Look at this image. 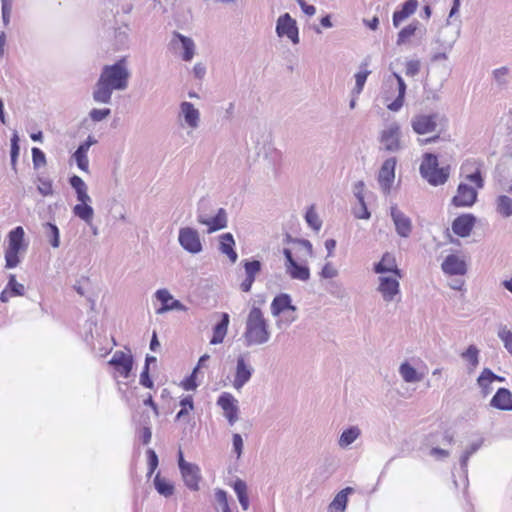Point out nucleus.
Here are the masks:
<instances>
[{"instance_id": "obj_51", "label": "nucleus", "mask_w": 512, "mask_h": 512, "mask_svg": "<svg viewBox=\"0 0 512 512\" xmlns=\"http://www.w3.org/2000/svg\"><path fill=\"white\" fill-rule=\"evenodd\" d=\"M146 456H147V464H148L147 476L150 477L155 472V470L157 469V467L159 465V458H158V455L156 454V452L152 448H149L146 451Z\"/></svg>"}, {"instance_id": "obj_14", "label": "nucleus", "mask_w": 512, "mask_h": 512, "mask_svg": "<svg viewBox=\"0 0 512 512\" xmlns=\"http://www.w3.org/2000/svg\"><path fill=\"white\" fill-rule=\"evenodd\" d=\"M390 216L398 236L408 238L412 232V221L405 215L396 204L390 207Z\"/></svg>"}, {"instance_id": "obj_13", "label": "nucleus", "mask_w": 512, "mask_h": 512, "mask_svg": "<svg viewBox=\"0 0 512 512\" xmlns=\"http://www.w3.org/2000/svg\"><path fill=\"white\" fill-rule=\"evenodd\" d=\"M438 118L437 113L418 114L412 118L411 127L418 135L428 134L436 130Z\"/></svg>"}, {"instance_id": "obj_18", "label": "nucleus", "mask_w": 512, "mask_h": 512, "mask_svg": "<svg viewBox=\"0 0 512 512\" xmlns=\"http://www.w3.org/2000/svg\"><path fill=\"white\" fill-rule=\"evenodd\" d=\"M396 276H380L378 291L381 293L383 300L391 302L395 296L400 294V283Z\"/></svg>"}, {"instance_id": "obj_38", "label": "nucleus", "mask_w": 512, "mask_h": 512, "mask_svg": "<svg viewBox=\"0 0 512 512\" xmlns=\"http://www.w3.org/2000/svg\"><path fill=\"white\" fill-rule=\"evenodd\" d=\"M496 211L504 218L512 216V198L506 195H499L496 199Z\"/></svg>"}, {"instance_id": "obj_25", "label": "nucleus", "mask_w": 512, "mask_h": 512, "mask_svg": "<svg viewBox=\"0 0 512 512\" xmlns=\"http://www.w3.org/2000/svg\"><path fill=\"white\" fill-rule=\"evenodd\" d=\"M201 225L207 226V233H213L227 227V212L224 208H219L214 216L201 218Z\"/></svg>"}, {"instance_id": "obj_61", "label": "nucleus", "mask_w": 512, "mask_h": 512, "mask_svg": "<svg viewBox=\"0 0 512 512\" xmlns=\"http://www.w3.org/2000/svg\"><path fill=\"white\" fill-rule=\"evenodd\" d=\"M110 114H111V110L109 108H102V109L93 108L89 112V116H90L91 120L94 122H100V121L104 120L105 118H107Z\"/></svg>"}, {"instance_id": "obj_52", "label": "nucleus", "mask_w": 512, "mask_h": 512, "mask_svg": "<svg viewBox=\"0 0 512 512\" xmlns=\"http://www.w3.org/2000/svg\"><path fill=\"white\" fill-rule=\"evenodd\" d=\"M197 372V368H194L191 374L181 381V387L184 390L193 391L198 387V383L196 382Z\"/></svg>"}, {"instance_id": "obj_42", "label": "nucleus", "mask_w": 512, "mask_h": 512, "mask_svg": "<svg viewBox=\"0 0 512 512\" xmlns=\"http://www.w3.org/2000/svg\"><path fill=\"white\" fill-rule=\"evenodd\" d=\"M418 25H419V22L418 21H414L412 23H410L409 25L403 27L399 32H398V35H397V45H402L404 43H406V41L415 34L417 28H418Z\"/></svg>"}, {"instance_id": "obj_50", "label": "nucleus", "mask_w": 512, "mask_h": 512, "mask_svg": "<svg viewBox=\"0 0 512 512\" xmlns=\"http://www.w3.org/2000/svg\"><path fill=\"white\" fill-rule=\"evenodd\" d=\"M498 337L503 342L508 353L512 355V331L508 330L506 326L501 327L498 331Z\"/></svg>"}, {"instance_id": "obj_35", "label": "nucleus", "mask_w": 512, "mask_h": 512, "mask_svg": "<svg viewBox=\"0 0 512 512\" xmlns=\"http://www.w3.org/2000/svg\"><path fill=\"white\" fill-rule=\"evenodd\" d=\"M153 484H154L155 490L161 496L168 498L174 494V491H175L174 484L170 480H168L164 477H161L160 472H158L155 475Z\"/></svg>"}, {"instance_id": "obj_28", "label": "nucleus", "mask_w": 512, "mask_h": 512, "mask_svg": "<svg viewBox=\"0 0 512 512\" xmlns=\"http://www.w3.org/2000/svg\"><path fill=\"white\" fill-rule=\"evenodd\" d=\"M418 7V0H406L401 4L400 9L395 10L392 15L394 27H398L402 21L415 13Z\"/></svg>"}, {"instance_id": "obj_62", "label": "nucleus", "mask_w": 512, "mask_h": 512, "mask_svg": "<svg viewBox=\"0 0 512 512\" xmlns=\"http://www.w3.org/2000/svg\"><path fill=\"white\" fill-rule=\"evenodd\" d=\"M483 376L485 378H488L486 375H485V368L482 370V372L480 373V375L478 376L477 378V384L478 386L481 388L482 390V393L484 395H487L491 392L492 390V387H491V383H492V380L489 379V380H486V379H483Z\"/></svg>"}, {"instance_id": "obj_26", "label": "nucleus", "mask_w": 512, "mask_h": 512, "mask_svg": "<svg viewBox=\"0 0 512 512\" xmlns=\"http://www.w3.org/2000/svg\"><path fill=\"white\" fill-rule=\"evenodd\" d=\"M490 406L502 411H512V393L507 388H499L490 400Z\"/></svg>"}, {"instance_id": "obj_56", "label": "nucleus", "mask_w": 512, "mask_h": 512, "mask_svg": "<svg viewBox=\"0 0 512 512\" xmlns=\"http://www.w3.org/2000/svg\"><path fill=\"white\" fill-rule=\"evenodd\" d=\"M358 203H359V207H356L353 209L354 217L357 219H364V220L370 219L371 213L368 210L365 199H363V201H358Z\"/></svg>"}, {"instance_id": "obj_49", "label": "nucleus", "mask_w": 512, "mask_h": 512, "mask_svg": "<svg viewBox=\"0 0 512 512\" xmlns=\"http://www.w3.org/2000/svg\"><path fill=\"white\" fill-rule=\"evenodd\" d=\"M37 190L42 196H50L53 194V182L51 179L39 176L37 178Z\"/></svg>"}, {"instance_id": "obj_63", "label": "nucleus", "mask_w": 512, "mask_h": 512, "mask_svg": "<svg viewBox=\"0 0 512 512\" xmlns=\"http://www.w3.org/2000/svg\"><path fill=\"white\" fill-rule=\"evenodd\" d=\"M421 68V63L419 60H409L405 65V74L408 77L416 76Z\"/></svg>"}, {"instance_id": "obj_36", "label": "nucleus", "mask_w": 512, "mask_h": 512, "mask_svg": "<svg viewBox=\"0 0 512 512\" xmlns=\"http://www.w3.org/2000/svg\"><path fill=\"white\" fill-rule=\"evenodd\" d=\"M361 435V430L358 426H350L343 430L338 439L340 448L345 449L355 442Z\"/></svg>"}, {"instance_id": "obj_64", "label": "nucleus", "mask_w": 512, "mask_h": 512, "mask_svg": "<svg viewBox=\"0 0 512 512\" xmlns=\"http://www.w3.org/2000/svg\"><path fill=\"white\" fill-rule=\"evenodd\" d=\"M509 73L507 67H500L493 71V78L499 85H505L507 83L506 76Z\"/></svg>"}, {"instance_id": "obj_33", "label": "nucleus", "mask_w": 512, "mask_h": 512, "mask_svg": "<svg viewBox=\"0 0 512 512\" xmlns=\"http://www.w3.org/2000/svg\"><path fill=\"white\" fill-rule=\"evenodd\" d=\"M352 487H346L336 494L329 505V510L334 512H344L348 503V495L353 493Z\"/></svg>"}, {"instance_id": "obj_43", "label": "nucleus", "mask_w": 512, "mask_h": 512, "mask_svg": "<svg viewBox=\"0 0 512 512\" xmlns=\"http://www.w3.org/2000/svg\"><path fill=\"white\" fill-rule=\"evenodd\" d=\"M461 357L469 363L472 369L479 365V349L473 344L467 347V349L461 354Z\"/></svg>"}, {"instance_id": "obj_1", "label": "nucleus", "mask_w": 512, "mask_h": 512, "mask_svg": "<svg viewBox=\"0 0 512 512\" xmlns=\"http://www.w3.org/2000/svg\"><path fill=\"white\" fill-rule=\"evenodd\" d=\"M129 78L130 71L127 67L126 57H121L112 65L103 66L93 89V100L99 104H109L113 91L125 90Z\"/></svg>"}, {"instance_id": "obj_7", "label": "nucleus", "mask_w": 512, "mask_h": 512, "mask_svg": "<svg viewBox=\"0 0 512 512\" xmlns=\"http://www.w3.org/2000/svg\"><path fill=\"white\" fill-rule=\"evenodd\" d=\"M178 242L185 251L191 254H198L203 250L200 234L192 227H182L179 229Z\"/></svg>"}, {"instance_id": "obj_23", "label": "nucleus", "mask_w": 512, "mask_h": 512, "mask_svg": "<svg viewBox=\"0 0 512 512\" xmlns=\"http://www.w3.org/2000/svg\"><path fill=\"white\" fill-rule=\"evenodd\" d=\"M179 471L185 486L191 491H198L202 479L199 466L192 463Z\"/></svg>"}, {"instance_id": "obj_59", "label": "nucleus", "mask_w": 512, "mask_h": 512, "mask_svg": "<svg viewBox=\"0 0 512 512\" xmlns=\"http://www.w3.org/2000/svg\"><path fill=\"white\" fill-rule=\"evenodd\" d=\"M208 208H209V201L206 199H201L198 203L197 211H196V220L199 224H200L201 218L205 219V218L210 217Z\"/></svg>"}, {"instance_id": "obj_27", "label": "nucleus", "mask_w": 512, "mask_h": 512, "mask_svg": "<svg viewBox=\"0 0 512 512\" xmlns=\"http://www.w3.org/2000/svg\"><path fill=\"white\" fill-rule=\"evenodd\" d=\"M180 113L188 127L195 129L199 126L200 112L191 102L183 101L180 104Z\"/></svg>"}, {"instance_id": "obj_24", "label": "nucleus", "mask_w": 512, "mask_h": 512, "mask_svg": "<svg viewBox=\"0 0 512 512\" xmlns=\"http://www.w3.org/2000/svg\"><path fill=\"white\" fill-rule=\"evenodd\" d=\"M270 309L271 314L278 317L287 310L296 311L297 307L292 304V298L288 293H279L273 298Z\"/></svg>"}, {"instance_id": "obj_29", "label": "nucleus", "mask_w": 512, "mask_h": 512, "mask_svg": "<svg viewBox=\"0 0 512 512\" xmlns=\"http://www.w3.org/2000/svg\"><path fill=\"white\" fill-rule=\"evenodd\" d=\"M230 317L226 312L221 313L220 320L213 326V334L210 339L211 345H217L223 342L229 325Z\"/></svg>"}, {"instance_id": "obj_11", "label": "nucleus", "mask_w": 512, "mask_h": 512, "mask_svg": "<svg viewBox=\"0 0 512 512\" xmlns=\"http://www.w3.org/2000/svg\"><path fill=\"white\" fill-rule=\"evenodd\" d=\"M108 364L123 378H129L134 366V358L131 353L117 350L114 352Z\"/></svg>"}, {"instance_id": "obj_12", "label": "nucleus", "mask_w": 512, "mask_h": 512, "mask_svg": "<svg viewBox=\"0 0 512 512\" xmlns=\"http://www.w3.org/2000/svg\"><path fill=\"white\" fill-rule=\"evenodd\" d=\"M217 405L223 410L224 416L230 425L238 420V401L231 393L222 392L217 399Z\"/></svg>"}, {"instance_id": "obj_2", "label": "nucleus", "mask_w": 512, "mask_h": 512, "mask_svg": "<svg viewBox=\"0 0 512 512\" xmlns=\"http://www.w3.org/2000/svg\"><path fill=\"white\" fill-rule=\"evenodd\" d=\"M270 336L269 325L262 310L253 306L248 313L243 334L245 346L263 345L269 341Z\"/></svg>"}, {"instance_id": "obj_21", "label": "nucleus", "mask_w": 512, "mask_h": 512, "mask_svg": "<svg viewBox=\"0 0 512 512\" xmlns=\"http://www.w3.org/2000/svg\"><path fill=\"white\" fill-rule=\"evenodd\" d=\"M156 299L161 303V307L156 310L157 314H163L171 310H186V307L181 301L173 299L172 295L167 289H159L155 293Z\"/></svg>"}, {"instance_id": "obj_45", "label": "nucleus", "mask_w": 512, "mask_h": 512, "mask_svg": "<svg viewBox=\"0 0 512 512\" xmlns=\"http://www.w3.org/2000/svg\"><path fill=\"white\" fill-rule=\"evenodd\" d=\"M215 500L218 503L219 507H216V510L218 511L221 509L222 512H232L229 501H228V494L225 490L221 488L215 489Z\"/></svg>"}, {"instance_id": "obj_39", "label": "nucleus", "mask_w": 512, "mask_h": 512, "mask_svg": "<svg viewBox=\"0 0 512 512\" xmlns=\"http://www.w3.org/2000/svg\"><path fill=\"white\" fill-rule=\"evenodd\" d=\"M399 373L407 383H415L421 380L417 370L408 362H404L399 367Z\"/></svg>"}, {"instance_id": "obj_48", "label": "nucleus", "mask_w": 512, "mask_h": 512, "mask_svg": "<svg viewBox=\"0 0 512 512\" xmlns=\"http://www.w3.org/2000/svg\"><path fill=\"white\" fill-rule=\"evenodd\" d=\"M307 224L315 231H319L322 227V221L316 213L314 206H310L305 213Z\"/></svg>"}, {"instance_id": "obj_53", "label": "nucleus", "mask_w": 512, "mask_h": 512, "mask_svg": "<svg viewBox=\"0 0 512 512\" xmlns=\"http://www.w3.org/2000/svg\"><path fill=\"white\" fill-rule=\"evenodd\" d=\"M132 422L135 424V427L151 426L150 415L148 412L145 411L141 413H133Z\"/></svg>"}, {"instance_id": "obj_15", "label": "nucleus", "mask_w": 512, "mask_h": 512, "mask_svg": "<svg viewBox=\"0 0 512 512\" xmlns=\"http://www.w3.org/2000/svg\"><path fill=\"white\" fill-rule=\"evenodd\" d=\"M241 264L245 271V278L240 284V289L242 292L248 293L251 291L257 275L262 270V263L257 259H244Z\"/></svg>"}, {"instance_id": "obj_8", "label": "nucleus", "mask_w": 512, "mask_h": 512, "mask_svg": "<svg viewBox=\"0 0 512 512\" xmlns=\"http://www.w3.org/2000/svg\"><path fill=\"white\" fill-rule=\"evenodd\" d=\"M477 199V189L461 182L457 187L456 194L451 199V204L457 208H468L472 207Z\"/></svg>"}, {"instance_id": "obj_58", "label": "nucleus", "mask_w": 512, "mask_h": 512, "mask_svg": "<svg viewBox=\"0 0 512 512\" xmlns=\"http://www.w3.org/2000/svg\"><path fill=\"white\" fill-rule=\"evenodd\" d=\"M139 383L144 388H147V389L154 388V381L150 376V369H148L147 366H143V369H142V371L140 373V377H139Z\"/></svg>"}, {"instance_id": "obj_55", "label": "nucleus", "mask_w": 512, "mask_h": 512, "mask_svg": "<svg viewBox=\"0 0 512 512\" xmlns=\"http://www.w3.org/2000/svg\"><path fill=\"white\" fill-rule=\"evenodd\" d=\"M72 157L75 160L77 167L81 171H84V172H88L89 171V159H88L87 154L80 153V152L75 150V152L73 153Z\"/></svg>"}, {"instance_id": "obj_16", "label": "nucleus", "mask_w": 512, "mask_h": 512, "mask_svg": "<svg viewBox=\"0 0 512 512\" xmlns=\"http://www.w3.org/2000/svg\"><path fill=\"white\" fill-rule=\"evenodd\" d=\"M477 218L472 213H464L459 216H457L451 225V229L455 235L461 238L468 237L475 224H476Z\"/></svg>"}, {"instance_id": "obj_20", "label": "nucleus", "mask_w": 512, "mask_h": 512, "mask_svg": "<svg viewBox=\"0 0 512 512\" xmlns=\"http://www.w3.org/2000/svg\"><path fill=\"white\" fill-rule=\"evenodd\" d=\"M373 271L376 274L391 273L397 278H402V270L398 268L396 258L392 253L385 252L380 261L374 263Z\"/></svg>"}, {"instance_id": "obj_46", "label": "nucleus", "mask_w": 512, "mask_h": 512, "mask_svg": "<svg viewBox=\"0 0 512 512\" xmlns=\"http://www.w3.org/2000/svg\"><path fill=\"white\" fill-rule=\"evenodd\" d=\"M6 288L9 290L10 296H23L25 294L24 285L17 282L14 274L9 275Z\"/></svg>"}, {"instance_id": "obj_32", "label": "nucleus", "mask_w": 512, "mask_h": 512, "mask_svg": "<svg viewBox=\"0 0 512 512\" xmlns=\"http://www.w3.org/2000/svg\"><path fill=\"white\" fill-rule=\"evenodd\" d=\"M232 488L237 496V499L241 505V508L246 511L249 509L250 501L248 496V487L244 480L237 478L233 484Z\"/></svg>"}, {"instance_id": "obj_41", "label": "nucleus", "mask_w": 512, "mask_h": 512, "mask_svg": "<svg viewBox=\"0 0 512 512\" xmlns=\"http://www.w3.org/2000/svg\"><path fill=\"white\" fill-rule=\"evenodd\" d=\"M19 135L17 131H14L12 134V137L10 139V160H11V166L14 170H16L17 166V160L20 153V145H19Z\"/></svg>"}, {"instance_id": "obj_44", "label": "nucleus", "mask_w": 512, "mask_h": 512, "mask_svg": "<svg viewBox=\"0 0 512 512\" xmlns=\"http://www.w3.org/2000/svg\"><path fill=\"white\" fill-rule=\"evenodd\" d=\"M114 38L118 49H122L127 46L129 41V26L124 25L115 29Z\"/></svg>"}, {"instance_id": "obj_10", "label": "nucleus", "mask_w": 512, "mask_h": 512, "mask_svg": "<svg viewBox=\"0 0 512 512\" xmlns=\"http://www.w3.org/2000/svg\"><path fill=\"white\" fill-rule=\"evenodd\" d=\"M397 159L395 157L387 158L381 165L378 173V183L385 195L391 191L395 179Z\"/></svg>"}, {"instance_id": "obj_17", "label": "nucleus", "mask_w": 512, "mask_h": 512, "mask_svg": "<svg viewBox=\"0 0 512 512\" xmlns=\"http://www.w3.org/2000/svg\"><path fill=\"white\" fill-rule=\"evenodd\" d=\"M254 372V368L246 361L243 355H240L236 361V371L233 380V387L240 390L246 385Z\"/></svg>"}, {"instance_id": "obj_5", "label": "nucleus", "mask_w": 512, "mask_h": 512, "mask_svg": "<svg viewBox=\"0 0 512 512\" xmlns=\"http://www.w3.org/2000/svg\"><path fill=\"white\" fill-rule=\"evenodd\" d=\"M25 231L22 226L13 228L8 233V247L5 250V267L13 269L20 263L19 253L26 249Z\"/></svg>"}, {"instance_id": "obj_40", "label": "nucleus", "mask_w": 512, "mask_h": 512, "mask_svg": "<svg viewBox=\"0 0 512 512\" xmlns=\"http://www.w3.org/2000/svg\"><path fill=\"white\" fill-rule=\"evenodd\" d=\"M370 73L371 71L367 69V63H362L360 65V70L355 74V87L353 89L354 93L360 94L363 91L367 77Z\"/></svg>"}, {"instance_id": "obj_37", "label": "nucleus", "mask_w": 512, "mask_h": 512, "mask_svg": "<svg viewBox=\"0 0 512 512\" xmlns=\"http://www.w3.org/2000/svg\"><path fill=\"white\" fill-rule=\"evenodd\" d=\"M43 229L46 238L53 248L60 246V230L55 223L46 222L43 224Z\"/></svg>"}, {"instance_id": "obj_4", "label": "nucleus", "mask_w": 512, "mask_h": 512, "mask_svg": "<svg viewBox=\"0 0 512 512\" xmlns=\"http://www.w3.org/2000/svg\"><path fill=\"white\" fill-rule=\"evenodd\" d=\"M68 182L76 193V198L79 201L72 211L73 214L79 219L83 220L87 225H90L93 216L94 209L90 205L91 197L88 194V187L84 180L78 175H72L69 177Z\"/></svg>"}, {"instance_id": "obj_30", "label": "nucleus", "mask_w": 512, "mask_h": 512, "mask_svg": "<svg viewBox=\"0 0 512 512\" xmlns=\"http://www.w3.org/2000/svg\"><path fill=\"white\" fill-rule=\"evenodd\" d=\"M219 250L227 255L232 263L238 259V254L235 251V240L231 233L227 232L219 237Z\"/></svg>"}, {"instance_id": "obj_19", "label": "nucleus", "mask_w": 512, "mask_h": 512, "mask_svg": "<svg viewBox=\"0 0 512 512\" xmlns=\"http://www.w3.org/2000/svg\"><path fill=\"white\" fill-rule=\"evenodd\" d=\"M171 45L174 49L181 48V57L183 61L189 62L193 59L195 54V44L194 41L177 31L173 33V38L171 40Z\"/></svg>"}, {"instance_id": "obj_57", "label": "nucleus", "mask_w": 512, "mask_h": 512, "mask_svg": "<svg viewBox=\"0 0 512 512\" xmlns=\"http://www.w3.org/2000/svg\"><path fill=\"white\" fill-rule=\"evenodd\" d=\"M136 434L143 445H148L152 438L151 426L135 427Z\"/></svg>"}, {"instance_id": "obj_47", "label": "nucleus", "mask_w": 512, "mask_h": 512, "mask_svg": "<svg viewBox=\"0 0 512 512\" xmlns=\"http://www.w3.org/2000/svg\"><path fill=\"white\" fill-rule=\"evenodd\" d=\"M181 409L175 416V421L181 420L184 416H186L189 411L194 409V400L191 395H187L180 400Z\"/></svg>"}, {"instance_id": "obj_3", "label": "nucleus", "mask_w": 512, "mask_h": 512, "mask_svg": "<svg viewBox=\"0 0 512 512\" xmlns=\"http://www.w3.org/2000/svg\"><path fill=\"white\" fill-rule=\"evenodd\" d=\"M450 171L451 168L449 165L439 167V160L436 154L430 152L424 153L419 167V173L431 186L437 187L444 185L449 179Z\"/></svg>"}, {"instance_id": "obj_60", "label": "nucleus", "mask_w": 512, "mask_h": 512, "mask_svg": "<svg viewBox=\"0 0 512 512\" xmlns=\"http://www.w3.org/2000/svg\"><path fill=\"white\" fill-rule=\"evenodd\" d=\"M465 178L467 181L474 183L476 189H482L484 187V178L479 168H477L473 173L466 175Z\"/></svg>"}, {"instance_id": "obj_54", "label": "nucleus", "mask_w": 512, "mask_h": 512, "mask_svg": "<svg viewBox=\"0 0 512 512\" xmlns=\"http://www.w3.org/2000/svg\"><path fill=\"white\" fill-rule=\"evenodd\" d=\"M31 152L34 169H38L46 164V155L40 148L33 147Z\"/></svg>"}, {"instance_id": "obj_34", "label": "nucleus", "mask_w": 512, "mask_h": 512, "mask_svg": "<svg viewBox=\"0 0 512 512\" xmlns=\"http://www.w3.org/2000/svg\"><path fill=\"white\" fill-rule=\"evenodd\" d=\"M483 440L473 442L460 457V470L465 478L466 484L468 483V461L470 457L476 453L482 446Z\"/></svg>"}, {"instance_id": "obj_6", "label": "nucleus", "mask_w": 512, "mask_h": 512, "mask_svg": "<svg viewBox=\"0 0 512 512\" xmlns=\"http://www.w3.org/2000/svg\"><path fill=\"white\" fill-rule=\"evenodd\" d=\"M401 127L397 122L390 123L385 127L379 136L382 149L389 153H397L403 149L401 144Z\"/></svg>"}, {"instance_id": "obj_31", "label": "nucleus", "mask_w": 512, "mask_h": 512, "mask_svg": "<svg viewBox=\"0 0 512 512\" xmlns=\"http://www.w3.org/2000/svg\"><path fill=\"white\" fill-rule=\"evenodd\" d=\"M286 273L291 279L306 282L310 279V268L306 264H300L297 261L293 262L286 268Z\"/></svg>"}, {"instance_id": "obj_9", "label": "nucleus", "mask_w": 512, "mask_h": 512, "mask_svg": "<svg viewBox=\"0 0 512 512\" xmlns=\"http://www.w3.org/2000/svg\"><path fill=\"white\" fill-rule=\"evenodd\" d=\"M276 34L278 37H287L293 44L300 41L297 23L289 13H284L277 19Z\"/></svg>"}, {"instance_id": "obj_22", "label": "nucleus", "mask_w": 512, "mask_h": 512, "mask_svg": "<svg viewBox=\"0 0 512 512\" xmlns=\"http://www.w3.org/2000/svg\"><path fill=\"white\" fill-rule=\"evenodd\" d=\"M442 271L450 276H462L467 272V265L463 259L457 255L450 254L446 256L441 264Z\"/></svg>"}]
</instances>
